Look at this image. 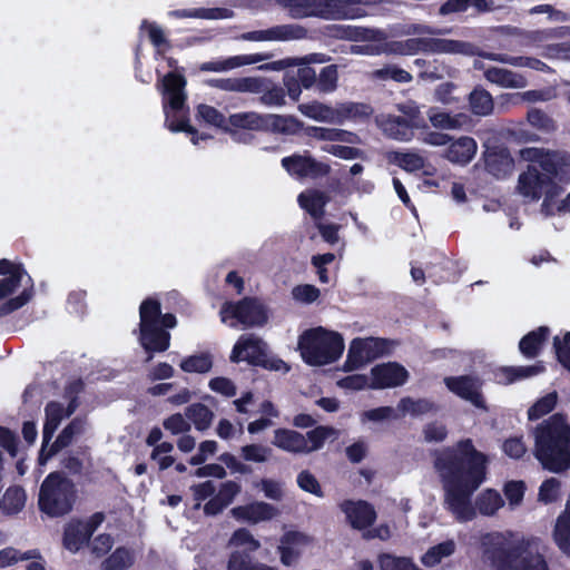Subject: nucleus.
Returning <instances> with one entry per match:
<instances>
[{"instance_id":"nucleus-1","label":"nucleus","mask_w":570,"mask_h":570,"mask_svg":"<svg viewBox=\"0 0 570 570\" xmlns=\"http://www.w3.org/2000/svg\"><path fill=\"white\" fill-rule=\"evenodd\" d=\"M488 456L475 449L471 439L459 441L444 449L435 459V468L444 483L446 509L460 522L475 518V509L482 515H493L504 504L494 489L482 491L472 505L473 493L484 482L488 472Z\"/></svg>"},{"instance_id":"nucleus-2","label":"nucleus","mask_w":570,"mask_h":570,"mask_svg":"<svg viewBox=\"0 0 570 570\" xmlns=\"http://www.w3.org/2000/svg\"><path fill=\"white\" fill-rule=\"evenodd\" d=\"M520 157L530 164L519 175L517 193L528 202L544 197L542 209L550 214L551 200L561 193L556 179L563 165L562 156L557 151L530 147L521 149Z\"/></svg>"},{"instance_id":"nucleus-3","label":"nucleus","mask_w":570,"mask_h":570,"mask_svg":"<svg viewBox=\"0 0 570 570\" xmlns=\"http://www.w3.org/2000/svg\"><path fill=\"white\" fill-rule=\"evenodd\" d=\"M482 554L490 570H549L544 557L530 551L524 539L511 543L501 532L483 535Z\"/></svg>"},{"instance_id":"nucleus-4","label":"nucleus","mask_w":570,"mask_h":570,"mask_svg":"<svg viewBox=\"0 0 570 570\" xmlns=\"http://www.w3.org/2000/svg\"><path fill=\"white\" fill-rule=\"evenodd\" d=\"M139 342L147 352H165L169 347L170 334L165 328L177 324L173 314L161 315L160 304L153 298L145 299L139 308Z\"/></svg>"},{"instance_id":"nucleus-5","label":"nucleus","mask_w":570,"mask_h":570,"mask_svg":"<svg viewBox=\"0 0 570 570\" xmlns=\"http://www.w3.org/2000/svg\"><path fill=\"white\" fill-rule=\"evenodd\" d=\"M76 500L77 488L73 481L61 472H51L40 485L38 508L50 518H60L72 511Z\"/></svg>"},{"instance_id":"nucleus-6","label":"nucleus","mask_w":570,"mask_h":570,"mask_svg":"<svg viewBox=\"0 0 570 570\" xmlns=\"http://www.w3.org/2000/svg\"><path fill=\"white\" fill-rule=\"evenodd\" d=\"M303 360L309 365H326L337 361L344 351L342 335L334 331L316 327L305 331L298 341Z\"/></svg>"},{"instance_id":"nucleus-7","label":"nucleus","mask_w":570,"mask_h":570,"mask_svg":"<svg viewBox=\"0 0 570 570\" xmlns=\"http://www.w3.org/2000/svg\"><path fill=\"white\" fill-rule=\"evenodd\" d=\"M534 456L544 470L561 473L570 468V430H534Z\"/></svg>"},{"instance_id":"nucleus-8","label":"nucleus","mask_w":570,"mask_h":570,"mask_svg":"<svg viewBox=\"0 0 570 570\" xmlns=\"http://www.w3.org/2000/svg\"><path fill=\"white\" fill-rule=\"evenodd\" d=\"M185 87L186 79L180 75L170 72L163 78L166 126L173 132L186 131L195 135L196 129L188 125V118L185 112Z\"/></svg>"},{"instance_id":"nucleus-9","label":"nucleus","mask_w":570,"mask_h":570,"mask_svg":"<svg viewBox=\"0 0 570 570\" xmlns=\"http://www.w3.org/2000/svg\"><path fill=\"white\" fill-rule=\"evenodd\" d=\"M0 275L4 276L0 279V299L11 295L23 282L29 283L31 281L21 265L13 264L6 258L0 261ZM30 298L31 292L24 289L19 296L1 304L0 316L19 309L27 304Z\"/></svg>"},{"instance_id":"nucleus-10","label":"nucleus","mask_w":570,"mask_h":570,"mask_svg":"<svg viewBox=\"0 0 570 570\" xmlns=\"http://www.w3.org/2000/svg\"><path fill=\"white\" fill-rule=\"evenodd\" d=\"M395 345L394 341L387 338L356 337L350 344L344 367L346 371L360 368L377 357L390 354Z\"/></svg>"},{"instance_id":"nucleus-11","label":"nucleus","mask_w":570,"mask_h":570,"mask_svg":"<svg viewBox=\"0 0 570 570\" xmlns=\"http://www.w3.org/2000/svg\"><path fill=\"white\" fill-rule=\"evenodd\" d=\"M220 316L224 323L228 317H234L245 327L263 326L268 321L266 306L253 297H245L237 303H225Z\"/></svg>"},{"instance_id":"nucleus-12","label":"nucleus","mask_w":570,"mask_h":570,"mask_svg":"<svg viewBox=\"0 0 570 570\" xmlns=\"http://www.w3.org/2000/svg\"><path fill=\"white\" fill-rule=\"evenodd\" d=\"M267 344L254 334L242 335L233 347L230 361L239 363L242 361L250 364H262L265 362Z\"/></svg>"},{"instance_id":"nucleus-13","label":"nucleus","mask_w":570,"mask_h":570,"mask_svg":"<svg viewBox=\"0 0 570 570\" xmlns=\"http://www.w3.org/2000/svg\"><path fill=\"white\" fill-rule=\"evenodd\" d=\"M286 171L297 178H320L328 175L331 167L308 155H293L282 159Z\"/></svg>"},{"instance_id":"nucleus-14","label":"nucleus","mask_w":570,"mask_h":570,"mask_svg":"<svg viewBox=\"0 0 570 570\" xmlns=\"http://www.w3.org/2000/svg\"><path fill=\"white\" fill-rule=\"evenodd\" d=\"M340 509L345 514L350 525L360 531L371 528L377 518L373 504L365 500H344L340 503Z\"/></svg>"},{"instance_id":"nucleus-15","label":"nucleus","mask_w":570,"mask_h":570,"mask_svg":"<svg viewBox=\"0 0 570 570\" xmlns=\"http://www.w3.org/2000/svg\"><path fill=\"white\" fill-rule=\"evenodd\" d=\"M233 518L248 524L271 521L279 514L278 509L265 501H253L247 504L234 507L230 510Z\"/></svg>"},{"instance_id":"nucleus-16","label":"nucleus","mask_w":570,"mask_h":570,"mask_svg":"<svg viewBox=\"0 0 570 570\" xmlns=\"http://www.w3.org/2000/svg\"><path fill=\"white\" fill-rule=\"evenodd\" d=\"M426 53L483 57L485 52H481L475 45L468 41L439 37H426Z\"/></svg>"},{"instance_id":"nucleus-17","label":"nucleus","mask_w":570,"mask_h":570,"mask_svg":"<svg viewBox=\"0 0 570 570\" xmlns=\"http://www.w3.org/2000/svg\"><path fill=\"white\" fill-rule=\"evenodd\" d=\"M372 0H324V20H352L365 16L361 4H371Z\"/></svg>"},{"instance_id":"nucleus-18","label":"nucleus","mask_w":570,"mask_h":570,"mask_svg":"<svg viewBox=\"0 0 570 570\" xmlns=\"http://www.w3.org/2000/svg\"><path fill=\"white\" fill-rule=\"evenodd\" d=\"M373 389H387L403 385L409 379V372L399 363L376 365L371 371Z\"/></svg>"},{"instance_id":"nucleus-19","label":"nucleus","mask_w":570,"mask_h":570,"mask_svg":"<svg viewBox=\"0 0 570 570\" xmlns=\"http://www.w3.org/2000/svg\"><path fill=\"white\" fill-rule=\"evenodd\" d=\"M448 389L460 397L470 401L478 407H484V401L480 393L481 383L472 376L446 377Z\"/></svg>"},{"instance_id":"nucleus-20","label":"nucleus","mask_w":570,"mask_h":570,"mask_svg":"<svg viewBox=\"0 0 570 570\" xmlns=\"http://www.w3.org/2000/svg\"><path fill=\"white\" fill-rule=\"evenodd\" d=\"M42 445L39 452L38 462L39 464H45L48 460H50L53 455L60 452L62 449L67 448L73 440L75 433L80 432L81 430H61L60 434L57 435L53 442L52 439L55 436V432L57 430H42Z\"/></svg>"},{"instance_id":"nucleus-21","label":"nucleus","mask_w":570,"mask_h":570,"mask_svg":"<svg viewBox=\"0 0 570 570\" xmlns=\"http://www.w3.org/2000/svg\"><path fill=\"white\" fill-rule=\"evenodd\" d=\"M77 397L68 394L62 401H51L45 407L46 422L43 428H58L77 409Z\"/></svg>"},{"instance_id":"nucleus-22","label":"nucleus","mask_w":570,"mask_h":570,"mask_svg":"<svg viewBox=\"0 0 570 570\" xmlns=\"http://www.w3.org/2000/svg\"><path fill=\"white\" fill-rule=\"evenodd\" d=\"M303 30L298 27L284 24L275 26L266 30L250 31L242 35V39L248 41H285L298 39L302 37Z\"/></svg>"},{"instance_id":"nucleus-23","label":"nucleus","mask_w":570,"mask_h":570,"mask_svg":"<svg viewBox=\"0 0 570 570\" xmlns=\"http://www.w3.org/2000/svg\"><path fill=\"white\" fill-rule=\"evenodd\" d=\"M483 75L489 82L501 88L523 89L528 86V80L523 75L505 68L489 67L484 69Z\"/></svg>"},{"instance_id":"nucleus-24","label":"nucleus","mask_w":570,"mask_h":570,"mask_svg":"<svg viewBox=\"0 0 570 570\" xmlns=\"http://www.w3.org/2000/svg\"><path fill=\"white\" fill-rule=\"evenodd\" d=\"M376 122L384 135L392 139L407 141L413 137L414 127L401 116H381Z\"/></svg>"},{"instance_id":"nucleus-25","label":"nucleus","mask_w":570,"mask_h":570,"mask_svg":"<svg viewBox=\"0 0 570 570\" xmlns=\"http://www.w3.org/2000/svg\"><path fill=\"white\" fill-rule=\"evenodd\" d=\"M485 169L497 178H504L512 174L514 160L507 149L489 150L484 155Z\"/></svg>"},{"instance_id":"nucleus-26","label":"nucleus","mask_w":570,"mask_h":570,"mask_svg":"<svg viewBox=\"0 0 570 570\" xmlns=\"http://www.w3.org/2000/svg\"><path fill=\"white\" fill-rule=\"evenodd\" d=\"M476 150V141L472 137L463 136L450 144L444 157L453 164L466 165L473 159Z\"/></svg>"},{"instance_id":"nucleus-27","label":"nucleus","mask_w":570,"mask_h":570,"mask_svg":"<svg viewBox=\"0 0 570 570\" xmlns=\"http://www.w3.org/2000/svg\"><path fill=\"white\" fill-rule=\"evenodd\" d=\"M295 19L315 17L323 19L324 0H277Z\"/></svg>"},{"instance_id":"nucleus-28","label":"nucleus","mask_w":570,"mask_h":570,"mask_svg":"<svg viewBox=\"0 0 570 570\" xmlns=\"http://www.w3.org/2000/svg\"><path fill=\"white\" fill-rule=\"evenodd\" d=\"M298 204L314 219H321L325 214V206L330 202V196L317 189H307L298 195Z\"/></svg>"},{"instance_id":"nucleus-29","label":"nucleus","mask_w":570,"mask_h":570,"mask_svg":"<svg viewBox=\"0 0 570 570\" xmlns=\"http://www.w3.org/2000/svg\"><path fill=\"white\" fill-rule=\"evenodd\" d=\"M262 55H240L223 60L205 62L200 66L203 71L224 72L243 66L253 65L264 60Z\"/></svg>"},{"instance_id":"nucleus-30","label":"nucleus","mask_w":570,"mask_h":570,"mask_svg":"<svg viewBox=\"0 0 570 570\" xmlns=\"http://www.w3.org/2000/svg\"><path fill=\"white\" fill-rule=\"evenodd\" d=\"M88 542L89 538L85 534L81 520L72 519L65 525L62 546L66 550L76 553Z\"/></svg>"},{"instance_id":"nucleus-31","label":"nucleus","mask_w":570,"mask_h":570,"mask_svg":"<svg viewBox=\"0 0 570 570\" xmlns=\"http://www.w3.org/2000/svg\"><path fill=\"white\" fill-rule=\"evenodd\" d=\"M428 118L431 125L438 129L455 130L462 128L469 120L464 114L450 115L438 108L428 110Z\"/></svg>"},{"instance_id":"nucleus-32","label":"nucleus","mask_w":570,"mask_h":570,"mask_svg":"<svg viewBox=\"0 0 570 570\" xmlns=\"http://www.w3.org/2000/svg\"><path fill=\"white\" fill-rule=\"evenodd\" d=\"M373 114L370 105L363 102H341L336 105V125H342L346 120H364Z\"/></svg>"},{"instance_id":"nucleus-33","label":"nucleus","mask_w":570,"mask_h":570,"mask_svg":"<svg viewBox=\"0 0 570 570\" xmlns=\"http://www.w3.org/2000/svg\"><path fill=\"white\" fill-rule=\"evenodd\" d=\"M298 110L305 117L315 121L336 125V106L332 107L320 101H312L298 105Z\"/></svg>"},{"instance_id":"nucleus-34","label":"nucleus","mask_w":570,"mask_h":570,"mask_svg":"<svg viewBox=\"0 0 570 570\" xmlns=\"http://www.w3.org/2000/svg\"><path fill=\"white\" fill-rule=\"evenodd\" d=\"M303 128V122L293 116L265 115L264 130L294 135Z\"/></svg>"},{"instance_id":"nucleus-35","label":"nucleus","mask_w":570,"mask_h":570,"mask_svg":"<svg viewBox=\"0 0 570 570\" xmlns=\"http://www.w3.org/2000/svg\"><path fill=\"white\" fill-rule=\"evenodd\" d=\"M274 443L291 452H303L308 449L306 439L296 430H275Z\"/></svg>"},{"instance_id":"nucleus-36","label":"nucleus","mask_w":570,"mask_h":570,"mask_svg":"<svg viewBox=\"0 0 570 570\" xmlns=\"http://www.w3.org/2000/svg\"><path fill=\"white\" fill-rule=\"evenodd\" d=\"M469 106L472 114L476 116H489L494 109L493 97L484 88L476 87L469 95Z\"/></svg>"},{"instance_id":"nucleus-37","label":"nucleus","mask_w":570,"mask_h":570,"mask_svg":"<svg viewBox=\"0 0 570 570\" xmlns=\"http://www.w3.org/2000/svg\"><path fill=\"white\" fill-rule=\"evenodd\" d=\"M26 499V491L21 485H11L3 493L0 507L6 513L16 514L24 508Z\"/></svg>"},{"instance_id":"nucleus-38","label":"nucleus","mask_w":570,"mask_h":570,"mask_svg":"<svg viewBox=\"0 0 570 570\" xmlns=\"http://www.w3.org/2000/svg\"><path fill=\"white\" fill-rule=\"evenodd\" d=\"M549 333L548 327H539L527 334L519 343L520 352L529 358L535 357Z\"/></svg>"},{"instance_id":"nucleus-39","label":"nucleus","mask_w":570,"mask_h":570,"mask_svg":"<svg viewBox=\"0 0 570 570\" xmlns=\"http://www.w3.org/2000/svg\"><path fill=\"white\" fill-rule=\"evenodd\" d=\"M135 562L134 553L126 547H118L102 563V570H127Z\"/></svg>"},{"instance_id":"nucleus-40","label":"nucleus","mask_w":570,"mask_h":570,"mask_svg":"<svg viewBox=\"0 0 570 570\" xmlns=\"http://www.w3.org/2000/svg\"><path fill=\"white\" fill-rule=\"evenodd\" d=\"M483 58L501 63L511 65L514 67H528L535 70H543L547 67L546 63L540 61L539 59L529 57H512L504 53L491 52L484 53Z\"/></svg>"},{"instance_id":"nucleus-41","label":"nucleus","mask_w":570,"mask_h":570,"mask_svg":"<svg viewBox=\"0 0 570 570\" xmlns=\"http://www.w3.org/2000/svg\"><path fill=\"white\" fill-rule=\"evenodd\" d=\"M229 124L237 128L264 130L265 115L254 111L237 112L229 116Z\"/></svg>"},{"instance_id":"nucleus-42","label":"nucleus","mask_w":570,"mask_h":570,"mask_svg":"<svg viewBox=\"0 0 570 570\" xmlns=\"http://www.w3.org/2000/svg\"><path fill=\"white\" fill-rule=\"evenodd\" d=\"M455 551V543L446 540L431 547L422 557L421 561L425 567H434L440 563L443 558L450 557Z\"/></svg>"},{"instance_id":"nucleus-43","label":"nucleus","mask_w":570,"mask_h":570,"mask_svg":"<svg viewBox=\"0 0 570 570\" xmlns=\"http://www.w3.org/2000/svg\"><path fill=\"white\" fill-rule=\"evenodd\" d=\"M175 18L223 19L229 17V11L222 8H197L174 10L169 12Z\"/></svg>"},{"instance_id":"nucleus-44","label":"nucleus","mask_w":570,"mask_h":570,"mask_svg":"<svg viewBox=\"0 0 570 570\" xmlns=\"http://www.w3.org/2000/svg\"><path fill=\"white\" fill-rule=\"evenodd\" d=\"M212 366L213 357L208 353L190 355L180 362V368L186 373H207Z\"/></svg>"},{"instance_id":"nucleus-45","label":"nucleus","mask_w":570,"mask_h":570,"mask_svg":"<svg viewBox=\"0 0 570 570\" xmlns=\"http://www.w3.org/2000/svg\"><path fill=\"white\" fill-rule=\"evenodd\" d=\"M227 570H275L274 568L263 564L253 563L250 556L244 551H234L230 553Z\"/></svg>"},{"instance_id":"nucleus-46","label":"nucleus","mask_w":570,"mask_h":570,"mask_svg":"<svg viewBox=\"0 0 570 570\" xmlns=\"http://www.w3.org/2000/svg\"><path fill=\"white\" fill-rule=\"evenodd\" d=\"M400 414L397 409L391 406H381L372 410L364 411L361 414V423H373V424H383L389 422L390 420L399 419Z\"/></svg>"},{"instance_id":"nucleus-47","label":"nucleus","mask_w":570,"mask_h":570,"mask_svg":"<svg viewBox=\"0 0 570 570\" xmlns=\"http://www.w3.org/2000/svg\"><path fill=\"white\" fill-rule=\"evenodd\" d=\"M544 371L541 362L530 366H511L503 367L501 374L504 376L505 383H512L515 380L527 379L538 375Z\"/></svg>"},{"instance_id":"nucleus-48","label":"nucleus","mask_w":570,"mask_h":570,"mask_svg":"<svg viewBox=\"0 0 570 570\" xmlns=\"http://www.w3.org/2000/svg\"><path fill=\"white\" fill-rule=\"evenodd\" d=\"M570 37V26L551 28L544 30H535L527 33V40L529 42L539 43L554 39H561Z\"/></svg>"},{"instance_id":"nucleus-49","label":"nucleus","mask_w":570,"mask_h":570,"mask_svg":"<svg viewBox=\"0 0 570 570\" xmlns=\"http://www.w3.org/2000/svg\"><path fill=\"white\" fill-rule=\"evenodd\" d=\"M40 558V553L38 550H28L23 553H21L19 550L7 547L2 550H0V568H6L11 564H14L19 560H29V559H36Z\"/></svg>"},{"instance_id":"nucleus-50","label":"nucleus","mask_w":570,"mask_h":570,"mask_svg":"<svg viewBox=\"0 0 570 570\" xmlns=\"http://www.w3.org/2000/svg\"><path fill=\"white\" fill-rule=\"evenodd\" d=\"M558 400L557 392H551L538 400L528 411L529 420L534 421L551 412Z\"/></svg>"},{"instance_id":"nucleus-51","label":"nucleus","mask_w":570,"mask_h":570,"mask_svg":"<svg viewBox=\"0 0 570 570\" xmlns=\"http://www.w3.org/2000/svg\"><path fill=\"white\" fill-rule=\"evenodd\" d=\"M396 409L401 417L406 414L417 415L426 413L432 409V404L428 400H413L410 397H404L400 401Z\"/></svg>"},{"instance_id":"nucleus-52","label":"nucleus","mask_w":570,"mask_h":570,"mask_svg":"<svg viewBox=\"0 0 570 570\" xmlns=\"http://www.w3.org/2000/svg\"><path fill=\"white\" fill-rule=\"evenodd\" d=\"M527 119L533 128L542 132H551L556 130L554 120L541 109H530L528 111Z\"/></svg>"},{"instance_id":"nucleus-53","label":"nucleus","mask_w":570,"mask_h":570,"mask_svg":"<svg viewBox=\"0 0 570 570\" xmlns=\"http://www.w3.org/2000/svg\"><path fill=\"white\" fill-rule=\"evenodd\" d=\"M391 50L399 55L426 53V37L410 38L404 41L394 42Z\"/></svg>"},{"instance_id":"nucleus-54","label":"nucleus","mask_w":570,"mask_h":570,"mask_svg":"<svg viewBox=\"0 0 570 570\" xmlns=\"http://www.w3.org/2000/svg\"><path fill=\"white\" fill-rule=\"evenodd\" d=\"M381 570H411L413 560L407 557H397L391 553H382L379 557Z\"/></svg>"},{"instance_id":"nucleus-55","label":"nucleus","mask_w":570,"mask_h":570,"mask_svg":"<svg viewBox=\"0 0 570 570\" xmlns=\"http://www.w3.org/2000/svg\"><path fill=\"white\" fill-rule=\"evenodd\" d=\"M186 416L196 428H206L210 424L213 414L206 405L195 403L187 407Z\"/></svg>"},{"instance_id":"nucleus-56","label":"nucleus","mask_w":570,"mask_h":570,"mask_svg":"<svg viewBox=\"0 0 570 570\" xmlns=\"http://www.w3.org/2000/svg\"><path fill=\"white\" fill-rule=\"evenodd\" d=\"M338 80L337 67L335 65L326 66L322 69L318 80L317 89L321 92L328 94L336 89Z\"/></svg>"},{"instance_id":"nucleus-57","label":"nucleus","mask_w":570,"mask_h":570,"mask_svg":"<svg viewBox=\"0 0 570 570\" xmlns=\"http://www.w3.org/2000/svg\"><path fill=\"white\" fill-rule=\"evenodd\" d=\"M561 482L556 478L544 480L539 488V500L546 504L558 501Z\"/></svg>"},{"instance_id":"nucleus-58","label":"nucleus","mask_w":570,"mask_h":570,"mask_svg":"<svg viewBox=\"0 0 570 570\" xmlns=\"http://www.w3.org/2000/svg\"><path fill=\"white\" fill-rule=\"evenodd\" d=\"M507 98H515L524 102H543L550 101L556 97V94L552 89H538V90H528L523 92H517L512 95H505Z\"/></svg>"},{"instance_id":"nucleus-59","label":"nucleus","mask_w":570,"mask_h":570,"mask_svg":"<svg viewBox=\"0 0 570 570\" xmlns=\"http://www.w3.org/2000/svg\"><path fill=\"white\" fill-rule=\"evenodd\" d=\"M297 484L305 492L312 493L318 498L324 497V492L322 490V487H321L318 480L315 478L314 474H312L307 470H304L298 473Z\"/></svg>"},{"instance_id":"nucleus-60","label":"nucleus","mask_w":570,"mask_h":570,"mask_svg":"<svg viewBox=\"0 0 570 570\" xmlns=\"http://www.w3.org/2000/svg\"><path fill=\"white\" fill-rule=\"evenodd\" d=\"M272 450L259 444H247L242 448V456L246 461L265 462L268 460Z\"/></svg>"},{"instance_id":"nucleus-61","label":"nucleus","mask_w":570,"mask_h":570,"mask_svg":"<svg viewBox=\"0 0 570 570\" xmlns=\"http://www.w3.org/2000/svg\"><path fill=\"white\" fill-rule=\"evenodd\" d=\"M373 76L379 79H393L397 82H410L412 76L404 69L397 68L396 66H387L382 69H377L373 72Z\"/></svg>"},{"instance_id":"nucleus-62","label":"nucleus","mask_w":570,"mask_h":570,"mask_svg":"<svg viewBox=\"0 0 570 570\" xmlns=\"http://www.w3.org/2000/svg\"><path fill=\"white\" fill-rule=\"evenodd\" d=\"M292 296L299 303L311 304L320 297V289L311 284L297 285L293 287Z\"/></svg>"},{"instance_id":"nucleus-63","label":"nucleus","mask_w":570,"mask_h":570,"mask_svg":"<svg viewBox=\"0 0 570 570\" xmlns=\"http://www.w3.org/2000/svg\"><path fill=\"white\" fill-rule=\"evenodd\" d=\"M397 111L403 115V118L413 127H420L423 122L419 106L414 101H405L396 105Z\"/></svg>"},{"instance_id":"nucleus-64","label":"nucleus","mask_w":570,"mask_h":570,"mask_svg":"<svg viewBox=\"0 0 570 570\" xmlns=\"http://www.w3.org/2000/svg\"><path fill=\"white\" fill-rule=\"evenodd\" d=\"M197 117L203 119L205 122L216 127H223L225 124V117L220 111L212 106L204 104L197 107Z\"/></svg>"}]
</instances>
